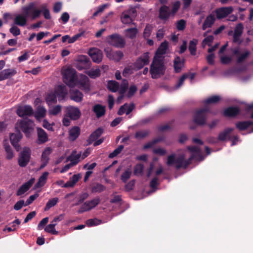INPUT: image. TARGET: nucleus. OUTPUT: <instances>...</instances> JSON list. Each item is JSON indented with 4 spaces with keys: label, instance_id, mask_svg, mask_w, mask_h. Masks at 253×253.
<instances>
[{
    "label": "nucleus",
    "instance_id": "obj_1",
    "mask_svg": "<svg viewBox=\"0 0 253 253\" xmlns=\"http://www.w3.org/2000/svg\"><path fill=\"white\" fill-rule=\"evenodd\" d=\"M195 157V155L192 154L187 160H185L184 154H180L176 158V155L173 153L168 156L167 165L169 167L174 166L176 169L181 168L185 169L191 164Z\"/></svg>",
    "mask_w": 253,
    "mask_h": 253
},
{
    "label": "nucleus",
    "instance_id": "obj_2",
    "mask_svg": "<svg viewBox=\"0 0 253 253\" xmlns=\"http://www.w3.org/2000/svg\"><path fill=\"white\" fill-rule=\"evenodd\" d=\"M166 69L165 59L153 57L149 70L152 79H157L164 76Z\"/></svg>",
    "mask_w": 253,
    "mask_h": 253
},
{
    "label": "nucleus",
    "instance_id": "obj_3",
    "mask_svg": "<svg viewBox=\"0 0 253 253\" xmlns=\"http://www.w3.org/2000/svg\"><path fill=\"white\" fill-rule=\"evenodd\" d=\"M76 72L74 69H67L63 75V82L68 86L73 87L77 84Z\"/></svg>",
    "mask_w": 253,
    "mask_h": 253
},
{
    "label": "nucleus",
    "instance_id": "obj_4",
    "mask_svg": "<svg viewBox=\"0 0 253 253\" xmlns=\"http://www.w3.org/2000/svg\"><path fill=\"white\" fill-rule=\"evenodd\" d=\"M22 10L23 14L30 17L32 19L39 17L42 13L41 9L36 8L33 2H31L28 5L23 7Z\"/></svg>",
    "mask_w": 253,
    "mask_h": 253
},
{
    "label": "nucleus",
    "instance_id": "obj_5",
    "mask_svg": "<svg viewBox=\"0 0 253 253\" xmlns=\"http://www.w3.org/2000/svg\"><path fill=\"white\" fill-rule=\"evenodd\" d=\"M31 151L28 147H24L20 153L18 159V165L20 167L24 168L27 166L30 162Z\"/></svg>",
    "mask_w": 253,
    "mask_h": 253
},
{
    "label": "nucleus",
    "instance_id": "obj_6",
    "mask_svg": "<svg viewBox=\"0 0 253 253\" xmlns=\"http://www.w3.org/2000/svg\"><path fill=\"white\" fill-rule=\"evenodd\" d=\"M108 42L117 48H123L126 45L125 39L119 34H114L108 37Z\"/></svg>",
    "mask_w": 253,
    "mask_h": 253
},
{
    "label": "nucleus",
    "instance_id": "obj_7",
    "mask_svg": "<svg viewBox=\"0 0 253 253\" xmlns=\"http://www.w3.org/2000/svg\"><path fill=\"white\" fill-rule=\"evenodd\" d=\"M150 62V56L149 52L144 53L139 56L133 64V68L137 71L142 69L145 66L149 64Z\"/></svg>",
    "mask_w": 253,
    "mask_h": 253
},
{
    "label": "nucleus",
    "instance_id": "obj_8",
    "mask_svg": "<svg viewBox=\"0 0 253 253\" xmlns=\"http://www.w3.org/2000/svg\"><path fill=\"white\" fill-rule=\"evenodd\" d=\"M33 122L30 120H21L19 122V126L27 137H29L34 130Z\"/></svg>",
    "mask_w": 253,
    "mask_h": 253
},
{
    "label": "nucleus",
    "instance_id": "obj_9",
    "mask_svg": "<svg viewBox=\"0 0 253 253\" xmlns=\"http://www.w3.org/2000/svg\"><path fill=\"white\" fill-rule=\"evenodd\" d=\"M100 202V198H95L90 201L85 202L80 208L78 213H82L85 211H89L97 206Z\"/></svg>",
    "mask_w": 253,
    "mask_h": 253
},
{
    "label": "nucleus",
    "instance_id": "obj_10",
    "mask_svg": "<svg viewBox=\"0 0 253 253\" xmlns=\"http://www.w3.org/2000/svg\"><path fill=\"white\" fill-rule=\"evenodd\" d=\"M65 116L69 117L71 120H78L81 116V112L80 109L75 106H69L67 107L65 111Z\"/></svg>",
    "mask_w": 253,
    "mask_h": 253
},
{
    "label": "nucleus",
    "instance_id": "obj_11",
    "mask_svg": "<svg viewBox=\"0 0 253 253\" xmlns=\"http://www.w3.org/2000/svg\"><path fill=\"white\" fill-rule=\"evenodd\" d=\"M104 52L107 58L116 62H119L124 56L123 52L113 51L109 47L105 48Z\"/></svg>",
    "mask_w": 253,
    "mask_h": 253
},
{
    "label": "nucleus",
    "instance_id": "obj_12",
    "mask_svg": "<svg viewBox=\"0 0 253 253\" xmlns=\"http://www.w3.org/2000/svg\"><path fill=\"white\" fill-rule=\"evenodd\" d=\"M91 65L89 58L86 55H81L79 57L76 68L79 70L89 69Z\"/></svg>",
    "mask_w": 253,
    "mask_h": 253
},
{
    "label": "nucleus",
    "instance_id": "obj_13",
    "mask_svg": "<svg viewBox=\"0 0 253 253\" xmlns=\"http://www.w3.org/2000/svg\"><path fill=\"white\" fill-rule=\"evenodd\" d=\"M233 10L234 9L232 6L221 7L217 8L215 10L216 17L219 20L223 19L231 14Z\"/></svg>",
    "mask_w": 253,
    "mask_h": 253
},
{
    "label": "nucleus",
    "instance_id": "obj_14",
    "mask_svg": "<svg viewBox=\"0 0 253 253\" xmlns=\"http://www.w3.org/2000/svg\"><path fill=\"white\" fill-rule=\"evenodd\" d=\"M22 138V134L19 130H18L16 133H11L9 136L10 142L17 152H18L21 149L19 142Z\"/></svg>",
    "mask_w": 253,
    "mask_h": 253
},
{
    "label": "nucleus",
    "instance_id": "obj_15",
    "mask_svg": "<svg viewBox=\"0 0 253 253\" xmlns=\"http://www.w3.org/2000/svg\"><path fill=\"white\" fill-rule=\"evenodd\" d=\"M17 114L20 117L25 116L30 117L34 115V112L30 105H24L19 106L17 109Z\"/></svg>",
    "mask_w": 253,
    "mask_h": 253
},
{
    "label": "nucleus",
    "instance_id": "obj_16",
    "mask_svg": "<svg viewBox=\"0 0 253 253\" xmlns=\"http://www.w3.org/2000/svg\"><path fill=\"white\" fill-rule=\"evenodd\" d=\"M88 54L91 58L93 62L95 63H100L102 60V52L97 48H90L88 51Z\"/></svg>",
    "mask_w": 253,
    "mask_h": 253
},
{
    "label": "nucleus",
    "instance_id": "obj_17",
    "mask_svg": "<svg viewBox=\"0 0 253 253\" xmlns=\"http://www.w3.org/2000/svg\"><path fill=\"white\" fill-rule=\"evenodd\" d=\"M168 45L169 42L167 41H165L162 42L157 49L154 57L165 59V56H164V55H165L167 52V50L168 48Z\"/></svg>",
    "mask_w": 253,
    "mask_h": 253
},
{
    "label": "nucleus",
    "instance_id": "obj_18",
    "mask_svg": "<svg viewBox=\"0 0 253 253\" xmlns=\"http://www.w3.org/2000/svg\"><path fill=\"white\" fill-rule=\"evenodd\" d=\"M52 152V149L50 147H46L42 152L41 156L42 164L40 169L44 168L48 163L49 158V156Z\"/></svg>",
    "mask_w": 253,
    "mask_h": 253
},
{
    "label": "nucleus",
    "instance_id": "obj_19",
    "mask_svg": "<svg viewBox=\"0 0 253 253\" xmlns=\"http://www.w3.org/2000/svg\"><path fill=\"white\" fill-rule=\"evenodd\" d=\"M54 93H56V95L60 101L64 99L67 94L68 90L64 85H59L55 88Z\"/></svg>",
    "mask_w": 253,
    "mask_h": 253
},
{
    "label": "nucleus",
    "instance_id": "obj_20",
    "mask_svg": "<svg viewBox=\"0 0 253 253\" xmlns=\"http://www.w3.org/2000/svg\"><path fill=\"white\" fill-rule=\"evenodd\" d=\"M207 116L203 114L201 111L198 110L196 112L193 121L197 125L203 126L206 124Z\"/></svg>",
    "mask_w": 253,
    "mask_h": 253
},
{
    "label": "nucleus",
    "instance_id": "obj_21",
    "mask_svg": "<svg viewBox=\"0 0 253 253\" xmlns=\"http://www.w3.org/2000/svg\"><path fill=\"white\" fill-rule=\"evenodd\" d=\"M240 109L237 106H230L226 108L223 115L227 117H235L240 114Z\"/></svg>",
    "mask_w": 253,
    "mask_h": 253
},
{
    "label": "nucleus",
    "instance_id": "obj_22",
    "mask_svg": "<svg viewBox=\"0 0 253 253\" xmlns=\"http://www.w3.org/2000/svg\"><path fill=\"white\" fill-rule=\"evenodd\" d=\"M185 60L176 56L173 60V68L175 73H178L181 71L182 68L184 66Z\"/></svg>",
    "mask_w": 253,
    "mask_h": 253
},
{
    "label": "nucleus",
    "instance_id": "obj_23",
    "mask_svg": "<svg viewBox=\"0 0 253 253\" xmlns=\"http://www.w3.org/2000/svg\"><path fill=\"white\" fill-rule=\"evenodd\" d=\"M103 129L99 127L91 133L87 140V145L91 144L94 141L96 140L103 133Z\"/></svg>",
    "mask_w": 253,
    "mask_h": 253
},
{
    "label": "nucleus",
    "instance_id": "obj_24",
    "mask_svg": "<svg viewBox=\"0 0 253 253\" xmlns=\"http://www.w3.org/2000/svg\"><path fill=\"white\" fill-rule=\"evenodd\" d=\"M92 110L95 114L96 118L99 119L105 115L106 107L101 104H96L93 106Z\"/></svg>",
    "mask_w": 253,
    "mask_h": 253
},
{
    "label": "nucleus",
    "instance_id": "obj_25",
    "mask_svg": "<svg viewBox=\"0 0 253 253\" xmlns=\"http://www.w3.org/2000/svg\"><path fill=\"white\" fill-rule=\"evenodd\" d=\"M35 179L31 178L27 182L22 185L16 192L17 196H21L26 192L34 183Z\"/></svg>",
    "mask_w": 253,
    "mask_h": 253
},
{
    "label": "nucleus",
    "instance_id": "obj_26",
    "mask_svg": "<svg viewBox=\"0 0 253 253\" xmlns=\"http://www.w3.org/2000/svg\"><path fill=\"white\" fill-rule=\"evenodd\" d=\"M131 13L133 14L136 13V10L135 9H130L123 12L121 18L123 23L127 24L132 22L133 19L130 16Z\"/></svg>",
    "mask_w": 253,
    "mask_h": 253
},
{
    "label": "nucleus",
    "instance_id": "obj_27",
    "mask_svg": "<svg viewBox=\"0 0 253 253\" xmlns=\"http://www.w3.org/2000/svg\"><path fill=\"white\" fill-rule=\"evenodd\" d=\"M159 18L163 20H167L171 15L169 7L166 5L161 6L159 9Z\"/></svg>",
    "mask_w": 253,
    "mask_h": 253
},
{
    "label": "nucleus",
    "instance_id": "obj_28",
    "mask_svg": "<svg viewBox=\"0 0 253 253\" xmlns=\"http://www.w3.org/2000/svg\"><path fill=\"white\" fill-rule=\"evenodd\" d=\"M17 72L14 69H6L0 72V81L8 79L15 75Z\"/></svg>",
    "mask_w": 253,
    "mask_h": 253
},
{
    "label": "nucleus",
    "instance_id": "obj_29",
    "mask_svg": "<svg viewBox=\"0 0 253 253\" xmlns=\"http://www.w3.org/2000/svg\"><path fill=\"white\" fill-rule=\"evenodd\" d=\"M81 133V129L78 126H74L69 130V139L71 141H75Z\"/></svg>",
    "mask_w": 253,
    "mask_h": 253
},
{
    "label": "nucleus",
    "instance_id": "obj_30",
    "mask_svg": "<svg viewBox=\"0 0 253 253\" xmlns=\"http://www.w3.org/2000/svg\"><path fill=\"white\" fill-rule=\"evenodd\" d=\"M28 16L25 14H18L17 15L14 19V23L15 25L23 27L26 25L27 22Z\"/></svg>",
    "mask_w": 253,
    "mask_h": 253
},
{
    "label": "nucleus",
    "instance_id": "obj_31",
    "mask_svg": "<svg viewBox=\"0 0 253 253\" xmlns=\"http://www.w3.org/2000/svg\"><path fill=\"white\" fill-rule=\"evenodd\" d=\"M77 84L85 90L89 89V79L85 75L82 76L79 80L77 79Z\"/></svg>",
    "mask_w": 253,
    "mask_h": 253
},
{
    "label": "nucleus",
    "instance_id": "obj_32",
    "mask_svg": "<svg viewBox=\"0 0 253 253\" xmlns=\"http://www.w3.org/2000/svg\"><path fill=\"white\" fill-rule=\"evenodd\" d=\"M70 98L77 102H80L82 101L83 94L77 89H72L70 91Z\"/></svg>",
    "mask_w": 253,
    "mask_h": 253
},
{
    "label": "nucleus",
    "instance_id": "obj_33",
    "mask_svg": "<svg viewBox=\"0 0 253 253\" xmlns=\"http://www.w3.org/2000/svg\"><path fill=\"white\" fill-rule=\"evenodd\" d=\"M48 174L49 173L48 172H44L39 177L38 182L34 185V189H36L43 186L46 182Z\"/></svg>",
    "mask_w": 253,
    "mask_h": 253
},
{
    "label": "nucleus",
    "instance_id": "obj_34",
    "mask_svg": "<svg viewBox=\"0 0 253 253\" xmlns=\"http://www.w3.org/2000/svg\"><path fill=\"white\" fill-rule=\"evenodd\" d=\"M81 156V153L77 154V151H73L71 154L67 158V161H70V163L74 166L76 165L79 162Z\"/></svg>",
    "mask_w": 253,
    "mask_h": 253
},
{
    "label": "nucleus",
    "instance_id": "obj_35",
    "mask_svg": "<svg viewBox=\"0 0 253 253\" xmlns=\"http://www.w3.org/2000/svg\"><path fill=\"white\" fill-rule=\"evenodd\" d=\"M37 133L39 144H42L47 141V135L42 128L38 127L37 128Z\"/></svg>",
    "mask_w": 253,
    "mask_h": 253
},
{
    "label": "nucleus",
    "instance_id": "obj_36",
    "mask_svg": "<svg viewBox=\"0 0 253 253\" xmlns=\"http://www.w3.org/2000/svg\"><path fill=\"white\" fill-rule=\"evenodd\" d=\"M234 128L228 127L225 128L223 131L220 132L218 136V139L220 141H225L228 137L229 139H231V137L229 136V134L233 131Z\"/></svg>",
    "mask_w": 253,
    "mask_h": 253
},
{
    "label": "nucleus",
    "instance_id": "obj_37",
    "mask_svg": "<svg viewBox=\"0 0 253 253\" xmlns=\"http://www.w3.org/2000/svg\"><path fill=\"white\" fill-rule=\"evenodd\" d=\"M215 20V19L213 15L210 14L208 15L204 22L202 26V29L203 30H205L207 28L211 27L214 24Z\"/></svg>",
    "mask_w": 253,
    "mask_h": 253
},
{
    "label": "nucleus",
    "instance_id": "obj_38",
    "mask_svg": "<svg viewBox=\"0 0 253 253\" xmlns=\"http://www.w3.org/2000/svg\"><path fill=\"white\" fill-rule=\"evenodd\" d=\"M253 125V122L251 121L238 122L235 124L236 128L240 131L245 130Z\"/></svg>",
    "mask_w": 253,
    "mask_h": 253
},
{
    "label": "nucleus",
    "instance_id": "obj_39",
    "mask_svg": "<svg viewBox=\"0 0 253 253\" xmlns=\"http://www.w3.org/2000/svg\"><path fill=\"white\" fill-rule=\"evenodd\" d=\"M46 112V110L43 106H39L37 107L35 113L34 114L37 120H40L45 116Z\"/></svg>",
    "mask_w": 253,
    "mask_h": 253
},
{
    "label": "nucleus",
    "instance_id": "obj_40",
    "mask_svg": "<svg viewBox=\"0 0 253 253\" xmlns=\"http://www.w3.org/2000/svg\"><path fill=\"white\" fill-rule=\"evenodd\" d=\"M3 147L6 153V159L10 160L14 157L13 151L8 142H3Z\"/></svg>",
    "mask_w": 253,
    "mask_h": 253
},
{
    "label": "nucleus",
    "instance_id": "obj_41",
    "mask_svg": "<svg viewBox=\"0 0 253 253\" xmlns=\"http://www.w3.org/2000/svg\"><path fill=\"white\" fill-rule=\"evenodd\" d=\"M106 187L99 183H94L90 185V190L92 193H101L104 191Z\"/></svg>",
    "mask_w": 253,
    "mask_h": 253
},
{
    "label": "nucleus",
    "instance_id": "obj_42",
    "mask_svg": "<svg viewBox=\"0 0 253 253\" xmlns=\"http://www.w3.org/2000/svg\"><path fill=\"white\" fill-rule=\"evenodd\" d=\"M46 102L49 106L57 102V96L54 92H50L46 94L45 98Z\"/></svg>",
    "mask_w": 253,
    "mask_h": 253
},
{
    "label": "nucleus",
    "instance_id": "obj_43",
    "mask_svg": "<svg viewBox=\"0 0 253 253\" xmlns=\"http://www.w3.org/2000/svg\"><path fill=\"white\" fill-rule=\"evenodd\" d=\"M120 84L119 83L115 81L110 80L107 83V88L113 92H117L119 88Z\"/></svg>",
    "mask_w": 253,
    "mask_h": 253
},
{
    "label": "nucleus",
    "instance_id": "obj_44",
    "mask_svg": "<svg viewBox=\"0 0 253 253\" xmlns=\"http://www.w3.org/2000/svg\"><path fill=\"white\" fill-rule=\"evenodd\" d=\"M246 118L253 119V103L247 105L245 109V113L243 115Z\"/></svg>",
    "mask_w": 253,
    "mask_h": 253
},
{
    "label": "nucleus",
    "instance_id": "obj_45",
    "mask_svg": "<svg viewBox=\"0 0 253 253\" xmlns=\"http://www.w3.org/2000/svg\"><path fill=\"white\" fill-rule=\"evenodd\" d=\"M197 40L193 39L190 41L189 43L188 49L190 54L194 56L196 54Z\"/></svg>",
    "mask_w": 253,
    "mask_h": 253
},
{
    "label": "nucleus",
    "instance_id": "obj_46",
    "mask_svg": "<svg viewBox=\"0 0 253 253\" xmlns=\"http://www.w3.org/2000/svg\"><path fill=\"white\" fill-rule=\"evenodd\" d=\"M153 29V26L152 25L148 24L146 25L143 33L144 39H148L150 37Z\"/></svg>",
    "mask_w": 253,
    "mask_h": 253
},
{
    "label": "nucleus",
    "instance_id": "obj_47",
    "mask_svg": "<svg viewBox=\"0 0 253 253\" xmlns=\"http://www.w3.org/2000/svg\"><path fill=\"white\" fill-rule=\"evenodd\" d=\"M137 33L138 30L136 28H131L126 30V35L130 39L135 38Z\"/></svg>",
    "mask_w": 253,
    "mask_h": 253
},
{
    "label": "nucleus",
    "instance_id": "obj_48",
    "mask_svg": "<svg viewBox=\"0 0 253 253\" xmlns=\"http://www.w3.org/2000/svg\"><path fill=\"white\" fill-rule=\"evenodd\" d=\"M86 74L91 78L95 79L100 75V70L99 68L96 69H92L86 72Z\"/></svg>",
    "mask_w": 253,
    "mask_h": 253
},
{
    "label": "nucleus",
    "instance_id": "obj_49",
    "mask_svg": "<svg viewBox=\"0 0 253 253\" xmlns=\"http://www.w3.org/2000/svg\"><path fill=\"white\" fill-rule=\"evenodd\" d=\"M149 133V130H140L135 132L134 137L136 139H141L147 137Z\"/></svg>",
    "mask_w": 253,
    "mask_h": 253
},
{
    "label": "nucleus",
    "instance_id": "obj_50",
    "mask_svg": "<svg viewBox=\"0 0 253 253\" xmlns=\"http://www.w3.org/2000/svg\"><path fill=\"white\" fill-rule=\"evenodd\" d=\"M221 100V98L218 95H213L209 97L205 101V104H216Z\"/></svg>",
    "mask_w": 253,
    "mask_h": 253
},
{
    "label": "nucleus",
    "instance_id": "obj_51",
    "mask_svg": "<svg viewBox=\"0 0 253 253\" xmlns=\"http://www.w3.org/2000/svg\"><path fill=\"white\" fill-rule=\"evenodd\" d=\"M42 12L43 13L44 17L46 19H50L51 16L49 9L47 8V4L44 3L41 6Z\"/></svg>",
    "mask_w": 253,
    "mask_h": 253
},
{
    "label": "nucleus",
    "instance_id": "obj_52",
    "mask_svg": "<svg viewBox=\"0 0 253 253\" xmlns=\"http://www.w3.org/2000/svg\"><path fill=\"white\" fill-rule=\"evenodd\" d=\"M56 225V224H49L45 227L44 230L45 232L51 233V234L58 235L59 232L55 229Z\"/></svg>",
    "mask_w": 253,
    "mask_h": 253
},
{
    "label": "nucleus",
    "instance_id": "obj_53",
    "mask_svg": "<svg viewBox=\"0 0 253 253\" xmlns=\"http://www.w3.org/2000/svg\"><path fill=\"white\" fill-rule=\"evenodd\" d=\"M58 201V198H53L51 199H50L48 201L47 203L46 204L45 207L44 209L45 211H47L49 209H50L51 208L54 207L55 205H56Z\"/></svg>",
    "mask_w": 253,
    "mask_h": 253
},
{
    "label": "nucleus",
    "instance_id": "obj_54",
    "mask_svg": "<svg viewBox=\"0 0 253 253\" xmlns=\"http://www.w3.org/2000/svg\"><path fill=\"white\" fill-rule=\"evenodd\" d=\"M128 86V83L127 80L124 79L120 86V89L119 90L120 94H124L126 92Z\"/></svg>",
    "mask_w": 253,
    "mask_h": 253
},
{
    "label": "nucleus",
    "instance_id": "obj_55",
    "mask_svg": "<svg viewBox=\"0 0 253 253\" xmlns=\"http://www.w3.org/2000/svg\"><path fill=\"white\" fill-rule=\"evenodd\" d=\"M180 2L179 0L175 1L172 5L171 10L170 12L172 16H174L180 7Z\"/></svg>",
    "mask_w": 253,
    "mask_h": 253
},
{
    "label": "nucleus",
    "instance_id": "obj_56",
    "mask_svg": "<svg viewBox=\"0 0 253 253\" xmlns=\"http://www.w3.org/2000/svg\"><path fill=\"white\" fill-rule=\"evenodd\" d=\"M102 222L101 220L98 219L96 218H94L93 219H89L86 221V224L89 226H96L100 224H101Z\"/></svg>",
    "mask_w": 253,
    "mask_h": 253
},
{
    "label": "nucleus",
    "instance_id": "obj_57",
    "mask_svg": "<svg viewBox=\"0 0 253 253\" xmlns=\"http://www.w3.org/2000/svg\"><path fill=\"white\" fill-rule=\"evenodd\" d=\"M131 175V171L129 169H127L124 172L122 173L121 176V179L122 181L126 183L128 179L130 177Z\"/></svg>",
    "mask_w": 253,
    "mask_h": 253
},
{
    "label": "nucleus",
    "instance_id": "obj_58",
    "mask_svg": "<svg viewBox=\"0 0 253 253\" xmlns=\"http://www.w3.org/2000/svg\"><path fill=\"white\" fill-rule=\"evenodd\" d=\"M214 37L212 35H210L205 38L202 43L203 47H205L206 45H208L209 46L211 45V43L213 42Z\"/></svg>",
    "mask_w": 253,
    "mask_h": 253
},
{
    "label": "nucleus",
    "instance_id": "obj_59",
    "mask_svg": "<svg viewBox=\"0 0 253 253\" xmlns=\"http://www.w3.org/2000/svg\"><path fill=\"white\" fill-rule=\"evenodd\" d=\"M250 52L246 50L242 54H240L237 58V62L240 63L244 61L250 55Z\"/></svg>",
    "mask_w": 253,
    "mask_h": 253
},
{
    "label": "nucleus",
    "instance_id": "obj_60",
    "mask_svg": "<svg viewBox=\"0 0 253 253\" xmlns=\"http://www.w3.org/2000/svg\"><path fill=\"white\" fill-rule=\"evenodd\" d=\"M88 196L89 194L87 192L81 193L79 195L78 202L75 204V205L78 206L82 204L85 200L87 199Z\"/></svg>",
    "mask_w": 253,
    "mask_h": 253
},
{
    "label": "nucleus",
    "instance_id": "obj_61",
    "mask_svg": "<svg viewBox=\"0 0 253 253\" xmlns=\"http://www.w3.org/2000/svg\"><path fill=\"white\" fill-rule=\"evenodd\" d=\"M61 111V106L57 105L53 107L51 109L49 110V114L51 115L56 116Z\"/></svg>",
    "mask_w": 253,
    "mask_h": 253
},
{
    "label": "nucleus",
    "instance_id": "obj_62",
    "mask_svg": "<svg viewBox=\"0 0 253 253\" xmlns=\"http://www.w3.org/2000/svg\"><path fill=\"white\" fill-rule=\"evenodd\" d=\"M137 90L136 86L134 84H132L129 86L128 92L126 96L128 98H130L133 96Z\"/></svg>",
    "mask_w": 253,
    "mask_h": 253
},
{
    "label": "nucleus",
    "instance_id": "obj_63",
    "mask_svg": "<svg viewBox=\"0 0 253 253\" xmlns=\"http://www.w3.org/2000/svg\"><path fill=\"white\" fill-rule=\"evenodd\" d=\"M144 169V166L142 164H137L134 168V174L135 175L141 174Z\"/></svg>",
    "mask_w": 253,
    "mask_h": 253
},
{
    "label": "nucleus",
    "instance_id": "obj_64",
    "mask_svg": "<svg viewBox=\"0 0 253 253\" xmlns=\"http://www.w3.org/2000/svg\"><path fill=\"white\" fill-rule=\"evenodd\" d=\"M9 32L14 36H17L20 34V30L16 26L13 25L9 29Z\"/></svg>",
    "mask_w": 253,
    "mask_h": 253
}]
</instances>
